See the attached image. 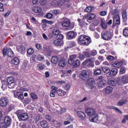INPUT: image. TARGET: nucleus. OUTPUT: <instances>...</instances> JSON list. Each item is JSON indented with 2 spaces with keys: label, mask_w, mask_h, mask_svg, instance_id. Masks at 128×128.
<instances>
[{
  "label": "nucleus",
  "mask_w": 128,
  "mask_h": 128,
  "mask_svg": "<svg viewBox=\"0 0 128 128\" xmlns=\"http://www.w3.org/2000/svg\"><path fill=\"white\" fill-rule=\"evenodd\" d=\"M36 60L39 62H42L44 60V57L42 56L40 54H36Z\"/></svg>",
  "instance_id": "a19ab883"
},
{
  "label": "nucleus",
  "mask_w": 128,
  "mask_h": 128,
  "mask_svg": "<svg viewBox=\"0 0 128 128\" xmlns=\"http://www.w3.org/2000/svg\"><path fill=\"white\" fill-rule=\"evenodd\" d=\"M83 54L86 58H90V49H86V50L83 52Z\"/></svg>",
  "instance_id": "c9c22d12"
},
{
  "label": "nucleus",
  "mask_w": 128,
  "mask_h": 128,
  "mask_svg": "<svg viewBox=\"0 0 128 128\" xmlns=\"http://www.w3.org/2000/svg\"><path fill=\"white\" fill-rule=\"evenodd\" d=\"M51 6H54V8H58V1L54 0L53 2H51Z\"/></svg>",
  "instance_id": "4d7b16f0"
},
{
  "label": "nucleus",
  "mask_w": 128,
  "mask_h": 128,
  "mask_svg": "<svg viewBox=\"0 0 128 128\" xmlns=\"http://www.w3.org/2000/svg\"><path fill=\"white\" fill-rule=\"evenodd\" d=\"M112 66H114L115 68H121L122 66V62H116L112 64Z\"/></svg>",
  "instance_id": "2f4dec72"
},
{
  "label": "nucleus",
  "mask_w": 128,
  "mask_h": 128,
  "mask_svg": "<svg viewBox=\"0 0 128 128\" xmlns=\"http://www.w3.org/2000/svg\"><path fill=\"white\" fill-rule=\"evenodd\" d=\"M76 36V33L74 31L69 32L67 34V38H68V40L74 38Z\"/></svg>",
  "instance_id": "dca6fc26"
},
{
  "label": "nucleus",
  "mask_w": 128,
  "mask_h": 128,
  "mask_svg": "<svg viewBox=\"0 0 128 128\" xmlns=\"http://www.w3.org/2000/svg\"><path fill=\"white\" fill-rule=\"evenodd\" d=\"M67 120L68 121L64 122V124H65L66 126V124H70V120H71L72 122V120H74V118H72V117L70 116H69L67 118Z\"/></svg>",
  "instance_id": "f704fd0d"
},
{
  "label": "nucleus",
  "mask_w": 128,
  "mask_h": 128,
  "mask_svg": "<svg viewBox=\"0 0 128 128\" xmlns=\"http://www.w3.org/2000/svg\"><path fill=\"white\" fill-rule=\"evenodd\" d=\"M40 126L42 128H50V126H48V122H46V121L44 120H42L40 122Z\"/></svg>",
  "instance_id": "c756f323"
},
{
  "label": "nucleus",
  "mask_w": 128,
  "mask_h": 128,
  "mask_svg": "<svg viewBox=\"0 0 128 128\" xmlns=\"http://www.w3.org/2000/svg\"><path fill=\"white\" fill-rule=\"evenodd\" d=\"M3 54L4 56H8L9 58H12L14 56V52L12 50V49L5 48L2 50Z\"/></svg>",
  "instance_id": "7ed1b4c3"
},
{
  "label": "nucleus",
  "mask_w": 128,
  "mask_h": 128,
  "mask_svg": "<svg viewBox=\"0 0 128 128\" xmlns=\"http://www.w3.org/2000/svg\"><path fill=\"white\" fill-rule=\"evenodd\" d=\"M86 112L88 114L90 118L91 116H94V114H96V110H94L92 108H88L86 110Z\"/></svg>",
  "instance_id": "f8f14e48"
},
{
  "label": "nucleus",
  "mask_w": 128,
  "mask_h": 128,
  "mask_svg": "<svg viewBox=\"0 0 128 128\" xmlns=\"http://www.w3.org/2000/svg\"><path fill=\"white\" fill-rule=\"evenodd\" d=\"M62 42V40H58V39H56V40L53 42L54 44V46H60V44Z\"/></svg>",
  "instance_id": "72a5a7b5"
},
{
  "label": "nucleus",
  "mask_w": 128,
  "mask_h": 128,
  "mask_svg": "<svg viewBox=\"0 0 128 128\" xmlns=\"http://www.w3.org/2000/svg\"><path fill=\"white\" fill-rule=\"evenodd\" d=\"M78 43L82 46H88L90 44V38L86 35H81L78 38Z\"/></svg>",
  "instance_id": "f257e3e1"
},
{
  "label": "nucleus",
  "mask_w": 128,
  "mask_h": 128,
  "mask_svg": "<svg viewBox=\"0 0 128 128\" xmlns=\"http://www.w3.org/2000/svg\"><path fill=\"white\" fill-rule=\"evenodd\" d=\"M80 64V60H76V61L74 62V64H72V66H75L76 68L79 66Z\"/></svg>",
  "instance_id": "a18cd8bd"
},
{
  "label": "nucleus",
  "mask_w": 128,
  "mask_h": 128,
  "mask_svg": "<svg viewBox=\"0 0 128 128\" xmlns=\"http://www.w3.org/2000/svg\"><path fill=\"white\" fill-rule=\"evenodd\" d=\"M102 70L105 74H109L110 72L108 67H102Z\"/></svg>",
  "instance_id": "ea45409f"
},
{
  "label": "nucleus",
  "mask_w": 128,
  "mask_h": 128,
  "mask_svg": "<svg viewBox=\"0 0 128 128\" xmlns=\"http://www.w3.org/2000/svg\"><path fill=\"white\" fill-rule=\"evenodd\" d=\"M128 102V100L126 99H122L119 100L117 103V106H122L124 104H126Z\"/></svg>",
  "instance_id": "bb28decb"
},
{
  "label": "nucleus",
  "mask_w": 128,
  "mask_h": 128,
  "mask_svg": "<svg viewBox=\"0 0 128 128\" xmlns=\"http://www.w3.org/2000/svg\"><path fill=\"white\" fill-rule=\"evenodd\" d=\"M123 34L124 36H128V28H124L123 30Z\"/></svg>",
  "instance_id": "de8ad7c7"
},
{
  "label": "nucleus",
  "mask_w": 128,
  "mask_h": 128,
  "mask_svg": "<svg viewBox=\"0 0 128 128\" xmlns=\"http://www.w3.org/2000/svg\"><path fill=\"white\" fill-rule=\"evenodd\" d=\"M34 49L32 48H29L27 50L28 54L30 55L32 54H34Z\"/></svg>",
  "instance_id": "5fc2aeb1"
},
{
  "label": "nucleus",
  "mask_w": 128,
  "mask_h": 128,
  "mask_svg": "<svg viewBox=\"0 0 128 128\" xmlns=\"http://www.w3.org/2000/svg\"><path fill=\"white\" fill-rule=\"evenodd\" d=\"M92 59L89 58L88 62V66L90 68H94V61H92Z\"/></svg>",
  "instance_id": "58836bf2"
},
{
  "label": "nucleus",
  "mask_w": 128,
  "mask_h": 128,
  "mask_svg": "<svg viewBox=\"0 0 128 128\" xmlns=\"http://www.w3.org/2000/svg\"><path fill=\"white\" fill-rule=\"evenodd\" d=\"M62 56H54L51 58V62L52 64H56L58 62V60H60Z\"/></svg>",
  "instance_id": "f3484780"
},
{
  "label": "nucleus",
  "mask_w": 128,
  "mask_h": 128,
  "mask_svg": "<svg viewBox=\"0 0 128 128\" xmlns=\"http://www.w3.org/2000/svg\"><path fill=\"white\" fill-rule=\"evenodd\" d=\"M96 18V14H89L87 15L86 20L90 22V20H92Z\"/></svg>",
  "instance_id": "393cba45"
},
{
  "label": "nucleus",
  "mask_w": 128,
  "mask_h": 128,
  "mask_svg": "<svg viewBox=\"0 0 128 128\" xmlns=\"http://www.w3.org/2000/svg\"><path fill=\"white\" fill-rule=\"evenodd\" d=\"M118 72V69H116V68H113L110 71V76H116Z\"/></svg>",
  "instance_id": "a878e982"
},
{
  "label": "nucleus",
  "mask_w": 128,
  "mask_h": 128,
  "mask_svg": "<svg viewBox=\"0 0 128 128\" xmlns=\"http://www.w3.org/2000/svg\"><path fill=\"white\" fill-rule=\"evenodd\" d=\"M106 58L108 60H111V61L114 60V57L112 56H107Z\"/></svg>",
  "instance_id": "bf43d9fd"
},
{
  "label": "nucleus",
  "mask_w": 128,
  "mask_h": 128,
  "mask_svg": "<svg viewBox=\"0 0 128 128\" xmlns=\"http://www.w3.org/2000/svg\"><path fill=\"white\" fill-rule=\"evenodd\" d=\"M52 32L54 36H58V34H60V30L58 29H54L52 30Z\"/></svg>",
  "instance_id": "8fccbe9b"
},
{
  "label": "nucleus",
  "mask_w": 128,
  "mask_h": 128,
  "mask_svg": "<svg viewBox=\"0 0 128 128\" xmlns=\"http://www.w3.org/2000/svg\"><path fill=\"white\" fill-rule=\"evenodd\" d=\"M8 126V124L5 122L1 123L0 124V128H6Z\"/></svg>",
  "instance_id": "e2e57ef3"
},
{
  "label": "nucleus",
  "mask_w": 128,
  "mask_h": 128,
  "mask_svg": "<svg viewBox=\"0 0 128 128\" xmlns=\"http://www.w3.org/2000/svg\"><path fill=\"white\" fill-rule=\"evenodd\" d=\"M63 88L65 90H70V84H66L64 86H63Z\"/></svg>",
  "instance_id": "09e8293b"
},
{
  "label": "nucleus",
  "mask_w": 128,
  "mask_h": 128,
  "mask_svg": "<svg viewBox=\"0 0 128 128\" xmlns=\"http://www.w3.org/2000/svg\"><path fill=\"white\" fill-rule=\"evenodd\" d=\"M8 104V100L6 98H0V106L6 108Z\"/></svg>",
  "instance_id": "9b49d317"
},
{
  "label": "nucleus",
  "mask_w": 128,
  "mask_h": 128,
  "mask_svg": "<svg viewBox=\"0 0 128 128\" xmlns=\"http://www.w3.org/2000/svg\"><path fill=\"white\" fill-rule=\"evenodd\" d=\"M89 120L92 122H98V115L96 114L93 116L90 117Z\"/></svg>",
  "instance_id": "a211bd4d"
},
{
  "label": "nucleus",
  "mask_w": 128,
  "mask_h": 128,
  "mask_svg": "<svg viewBox=\"0 0 128 128\" xmlns=\"http://www.w3.org/2000/svg\"><path fill=\"white\" fill-rule=\"evenodd\" d=\"M122 82L119 78H117V82L118 84H122V82L125 84H128V74L124 75L121 78Z\"/></svg>",
  "instance_id": "423d86ee"
},
{
  "label": "nucleus",
  "mask_w": 128,
  "mask_h": 128,
  "mask_svg": "<svg viewBox=\"0 0 128 128\" xmlns=\"http://www.w3.org/2000/svg\"><path fill=\"white\" fill-rule=\"evenodd\" d=\"M18 117L21 120H28V114L26 112H19L18 114Z\"/></svg>",
  "instance_id": "39448f33"
},
{
  "label": "nucleus",
  "mask_w": 128,
  "mask_h": 128,
  "mask_svg": "<svg viewBox=\"0 0 128 128\" xmlns=\"http://www.w3.org/2000/svg\"><path fill=\"white\" fill-rule=\"evenodd\" d=\"M12 63L13 64L18 65L20 64V60L18 58H15L12 60Z\"/></svg>",
  "instance_id": "79ce46f5"
},
{
  "label": "nucleus",
  "mask_w": 128,
  "mask_h": 128,
  "mask_svg": "<svg viewBox=\"0 0 128 128\" xmlns=\"http://www.w3.org/2000/svg\"><path fill=\"white\" fill-rule=\"evenodd\" d=\"M42 22L43 23L42 28L44 30H46V24H54V22L52 21H48L46 19L42 20Z\"/></svg>",
  "instance_id": "6ab92c4d"
},
{
  "label": "nucleus",
  "mask_w": 128,
  "mask_h": 128,
  "mask_svg": "<svg viewBox=\"0 0 128 128\" xmlns=\"http://www.w3.org/2000/svg\"><path fill=\"white\" fill-rule=\"evenodd\" d=\"M17 50L20 52H22L26 50V48L22 46H17Z\"/></svg>",
  "instance_id": "c03bdc74"
},
{
  "label": "nucleus",
  "mask_w": 128,
  "mask_h": 128,
  "mask_svg": "<svg viewBox=\"0 0 128 128\" xmlns=\"http://www.w3.org/2000/svg\"><path fill=\"white\" fill-rule=\"evenodd\" d=\"M90 56H96V54H98V52H96V50H92L90 52Z\"/></svg>",
  "instance_id": "864d4df0"
},
{
  "label": "nucleus",
  "mask_w": 128,
  "mask_h": 128,
  "mask_svg": "<svg viewBox=\"0 0 128 128\" xmlns=\"http://www.w3.org/2000/svg\"><path fill=\"white\" fill-rule=\"evenodd\" d=\"M76 58V55L73 54L70 56L69 60H68V63L69 64H73L74 62V60Z\"/></svg>",
  "instance_id": "aec40b11"
},
{
  "label": "nucleus",
  "mask_w": 128,
  "mask_h": 128,
  "mask_svg": "<svg viewBox=\"0 0 128 128\" xmlns=\"http://www.w3.org/2000/svg\"><path fill=\"white\" fill-rule=\"evenodd\" d=\"M96 83H94V81L92 80V79L89 80L86 83V86L90 90H93L96 88Z\"/></svg>",
  "instance_id": "6e6552de"
},
{
  "label": "nucleus",
  "mask_w": 128,
  "mask_h": 128,
  "mask_svg": "<svg viewBox=\"0 0 128 128\" xmlns=\"http://www.w3.org/2000/svg\"><path fill=\"white\" fill-rule=\"evenodd\" d=\"M37 66L40 70H44V65L42 64H38Z\"/></svg>",
  "instance_id": "6e6d98bb"
},
{
  "label": "nucleus",
  "mask_w": 128,
  "mask_h": 128,
  "mask_svg": "<svg viewBox=\"0 0 128 128\" xmlns=\"http://www.w3.org/2000/svg\"><path fill=\"white\" fill-rule=\"evenodd\" d=\"M104 76H100L98 78V86L99 88H102V86H104V84H106V80H104Z\"/></svg>",
  "instance_id": "1a4fd4ad"
},
{
  "label": "nucleus",
  "mask_w": 128,
  "mask_h": 128,
  "mask_svg": "<svg viewBox=\"0 0 128 128\" xmlns=\"http://www.w3.org/2000/svg\"><path fill=\"white\" fill-rule=\"evenodd\" d=\"M78 22H79V24H80V26H81V28H86V25H84V22H82V20L80 19H78Z\"/></svg>",
  "instance_id": "3c124183"
},
{
  "label": "nucleus",
  "mask_w": 128,
  "mask_h": 128,
  "mask_svg": "<svg viewBox=\"0 0 128 128\" xmlns=\"http://www.w3.org/2000/svg\"><path fill=\"white\" fill-rule=\"evenodd\" d=\"M126 68L122 67L120 69V74H126Z\"/></svg>",
  "instance_id": "052dcab7"
},
{
  "label": "nucleus",
  "mask_w": 128,
  "mask_h": 128,
  "mask_svg": "<svg viewBox=\"0 0 128 128\" xmlns=\"http://www.w3.org/2000/svg\"><path fill=\"white\" fill-rule=\"evenodd\" d=\"M89 72L86 70H83L80 73V78L83 80H88Z\"/></svg>",
  "instance_id": "20e7f679"
},
{
  "label": "nucleus",
  "mask_w": 128,
  "mask_h": 128,
  "mask_svg": "<svg viewBox=\"0 0 128 128\" xmlns=\"http://www.w3.org/2000/svg\"><path fill=\"white\" fill-rule=\"evenodd\" d=\"M54 124H55V126H56V128H60V126H62V123L60 122H58L57 121H55Z\"/></svg>",
  "instance_id": "338daca9"
},
{
  "label": "nucleus",
  "mask_w": 128,
  "mask_h": 128,
  "mask_svg": "<svg viewBox=\"0 0 128 128\" xmlns=\"http://www.w3.org/2000/svg\"><path fill=\"white\" fill-rule=\"evenodd\" d=\"M105 124L106 126H108V124H112V120L108 118H107V121L105 122Z\"/></svg>",
  "instance_id": "680f3d73"
},
{
  "label": "nucleus",
  "mask_w": 128,
  "mask_h": 128,
  "mask_svg": "<svg viewBox=\"0 0 128 128\" xmlns=\"http://www.w3.org/2000/svg\"><path fill=\"white\" fill-rule=\"evenodd\" d=\"M4 122L8 126H10L12 124V118L10 116H6Z\"/></svg>",
  "instance_id": "5701e85b"
},
{
  "label": "nucleus",
  "mask_w": 128,
  "mask_h": 128,
  "mask_svg": "<svg viewBox=\"0 0 128 128\" xmlns=\"http://www.w3.org/2000/svg\"><path fill=\"white\" fill-rule=\"evenodd\" d=\"M30 96L32 100H36V98H38V96L34 92L30 93Z\"/></svg>",
  "instance_id": "13d9d810"
},
{
  "label": "nucleus",
  "mask_w": 128,
  "mask_h": 128,
  "mask_svg": "<svg viewBox=\"0 0 128 128\" xmlns=\"http://www.w3.org/2000/svg\"><path fill=\"white\" fill-rule=\"evenodd\" d=\"M64 0H60L58 2H57L58 6H62L64 4Z\"/></svg>",
  "instance_id": "69168bd1"
},
{
  "label": "nucleus",
  "mask_w": 128,
  "mask_h": 128,
  "mask_svg": "<svg viewBox=\"0 0 128 128\" xmlns=\"http://www.w3.org/2000/svg\"><path fill=\"white\" fill-rule=\"evenodd\" d=\"M102 74V70H100V68H96L94 70V74L95 76H98Z\"/></svg>",
  "instance_id": "4c0bfd02"
},
{
  "label": "nucleus",
  "mask_w": 128,
  "mask_h": 128,
  "mask_svg": "<svg viewBox=\"0 0 128 128\" xmlns=\"http://www.w3.org/2000/svg\"><path fill=\"white\" fill-rule=\"evenodd\" d=\"M56 38L57 40H61V41L62 42V40H64V35L59 33V34L56 36Z\"/></svg>",
  "instance_id": "603ef678"
},
{
  "label": "nucleus",
  "mask_w": 128,
  "mask_h": 128,
  "mask_svg": "<svg viewBox=\"0 0 128 128\" xmlns=\"http://www.w3.org/2000/svg\"><path fill=\"white\" fill-rule=\"evenodd\" d=\"M8 86V84L6 80L2 81V88L3 90H6Z\"/></svg>",
  "instance_id": "7c9ffc66"
},
{
  "label": "nucleus",
  "mask_w": 128,
  "mask_h": 128,
  "mask_svg": "<svg viewBox=\"0 0 128 128\" xmlns=\"http://www.w3.org/2000/svg\"><path fill=\"white\" fill-rule=\"evenodd\" d=\"M12 92L14 94V98H16L20 100H24V93L22 92H16V90H13Z\"/></svg>",
  "instance_id": "ddd939ff"
},
{
  "label": "nucleus",
  "mask_w": 128,
  "mask_h": 128,
  "mask_svg": "<svg viewBox=\"0 0 128 128\" xmlns=\"http://www.w3.org/2000/svg\"><path fill=\"white\" fill-rule=\"evenodd\" d=\"M101 26L103 28H108V23L102 22Z\"/></svg>",
  "instance_id": "0e129e2a"
},
{
  "label": "nucleus",
  "mask_w": 128,
  "mask_h": 128,
  "mask_svg": "<svg viewBox=\"0 0 128 128\" xmlns=\"http://www.w3.org/2000/svg\"><path fill=\"white\" fill-rule=\"evenodd\" d=\"M66 112V109L64 108H60L58 110H56V113L58 114H64Z\"/></svg>",
  "instance_id": "cd10ccee"
},
{
  "label": "nucleus",
  "mask_w": 128,
  "mask_h": 128,
  "mask_svg": "<svg viewBox=\"0 0 128 128\" xmlns=\"http://www.w3.org/2000/svg\"><path fill=\"white\" fill-rule=\"evenodd\" d=\"M102 36L103 40H108L112 38V33L108 31L103 32L102 34Z\"/></svg>",
  "instance_id": "0eeeda50"
},
{
  "label": "nucleus",
  "mask_w": 128,
  "mask_h": 128,
  "mask_svg": "<svg viewBox=\"0 0 128 128\" xmlns=\"http://www.w3.org/2000/svg\"><path fill=\"white\" fill-rule=\"evenodd\" d=\"M8 84L9 88H14V86H16V79L14 76H9L7 78V80H6Z\"/></svg>",
  "instance_id": "f03ea898"
},
{
  "label": "nucleus",
  "mask_w": 128,
  "mask_h": 128,
  "mask_svg": "<svg viewBox=\"0 0 128 128\" xmlns=\"http://www.w3.org/2000/svg\"><path fill=\"white\" fill-rule=\"evenodd\" d=\"M58 66L60 68H64L66 66V62L64 59H62L59 60V62H58Z\"/></svg>",
  "instance_id": "4be33fe9"
},
{
  "label": "nucleus",
  "mask_w": 128,
  "mask_h": 128,
  "mask_svg": "<svg viewBox=\"0 0 128 128\" xmlns=\"http://www.w3.org/2000/svg\"><path fill=\"white\" fill-rule=\"evenodd\" d=\"M105 92L107 94H110L112 92V87L108 86L105 88Z\"/></svg>",
  "instance_id": "c85d7f7f"
},
{
  "label": "nucleus",
  "mask_w": 128,
  "mask_h": 128,
  "mask_svg": "<svg viewBox=\"0 0 128 128\" xmlns=\"http://www.w3.org/2000/svg\"><path fill=\"white\" fill-rule=\"evenodd\" d=\"M108 84L110 86H114L116 84V80L114 78H110L108 79Z\"/></svg>",
  "instance_id": "412c9836"
},
{
  "label": "nucleus",
  "mask_w": 128,
  "mask_h": 128,
  "mask_svg": "<svg viewBox=\"0 0 128 128\" xmlns=\"http://www.w3.org/2000/svg\"><path fill=\"white\" fill-rule=\"evenodd\" d=\"M42 9L40 6H34V8H32V11L34 12H42Z\"/></svg>",
  "instance_id": "473e14b6"
},
{
  "label": "nucleus",
  "mask_w": 128,
  "mask_h": 128,
  "mask_svg": "<svg viewBox=\"0 0 128 128\" xmlns=\"http://www.w3.org/2000/svg\"><path fill=\"white\" fill-rule=\"evenodd\" d=\"M46 118L49 122H52V118L50 116L46 115Z\"/></svg>",
  "instance_id": "774afa93"
},
{
  "label": "nucleus",
  "mask_w": 128,
  "mask_h": 128,
  "mask_svg": "<svg viewBox=\"0 0 128 128\" xmlns=\"http://www.w3.org/2000/svg\"><path fill=\"white\" fill-rule=\"evenodd\" d=\"M77 116H78L80 120H84L86 118V114L82 112H77Z\"/></svg>",
  "instance_id": "b1692460"
},
{
  "label": "nucleus",
  "mask_w": 128,
  "mask_h": 128,
  "mask_svg": "<svg viewBox=\"0 0 128 128\" xmlns=\"http://www.w3.org/2000/svg\"><path fill=\"white\" fill-rule=\"evenodd\" d=\"M56 92H58V88L56 86H52L51 90L50 92V96L52 98H54Z\"/></svg>",
  "instance_id": "2eb2a0df"
},
{
  "label": "nucleus",
  "mask_w": 128,
  "mask_h": 128,
  "mask_svg": "<svg viewBox=\"0 0 128 128\" xmlns=\"http://www.w3.org/2000/svg\"><path fill=\"white\" fill-rule=\"evenodd\" d=\"M66 92L64 90H60L58 92V96H66Z\"/></svg>",
  "instance_id": "e433bc0d"
},
{
  "label": "nucleus",
  "mask_w": 128,
  "mask_h": 128,
  "mask_svg": "<svg viewBox=\"0 0 128 128\" xmlns=\"http://www.w3.org/2000/svg\"><path fill=\"white\" fill-rule=\"evenodd\" d=\"M112 14L114 16H117L118 15V9H114L112 10Z\"/></svg>",
  "instance_id": "37998d69"
},
{
  "label": "nucleus",
  "mask_w": 128,
  "mask_h": 128,
  "mask_svg": "<svg viewBox=\"0 0 128 128\" xmlns=\"http://www.w3.org/2000/svg\"><path fill=\"white\" fill-rule=\"evenodd\" d=\"M62 26L63 28H68L70 26V20L67 18H64Z\"/></svg>",
  "instance_id": "4468645a"
},
{
  "label": "nucleus",
  "mask_w": 128,
  "mask_h": 128,
  "mask_svg": "<svg viewBox=\"0 0 128 128\" xmlns=\"http://www.w3.org/2000/svg\"><path fill=\"white\" fill-rule=\"evenodd\" d=\"M120 16H114L113 18V25L112 28H114L116 26H120Z\"/></svg>",
  "instance_id": "9d476101"
},
{
  "label": "nucleus",
  "mask_w": 128,
  "mask_h": 128,
  "mask_svg": "<svg viewBox=\"0 0 128 128\" xmlns=\"http://www.w3.org/2000/svg\"><path fill=\"white\" fill-rule=\"evenodd\" d=\"M94 10V8H92V6H89L87 7L85 10L84 12H92Z\"/></svg>",
  "instance_id": "49530a36"
}]
</instances>
